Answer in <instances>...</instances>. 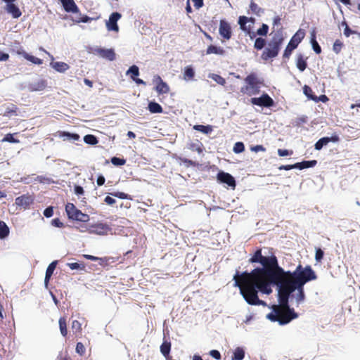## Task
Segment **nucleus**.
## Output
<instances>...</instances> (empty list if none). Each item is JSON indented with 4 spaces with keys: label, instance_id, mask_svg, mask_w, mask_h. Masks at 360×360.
<instances>
[{
    "label": "nucleus",
    "instance_id": "338daca9",
    "mask_svg": "<svg viewBox=\"0 0 360 360\" xmlns=\"http://www.w3.org/2000/svg\"><path fill=\"white\" fill-rule=\"evenodd\" d=\"M9 58V55L0 51V61H6Z\"/></svg>",
    "mask_w": 360,
    "mask_h": 360
},
{
    "label": "nucleus",
    "instance_id": "864d4df0",
    "mask_svg": "<svg viewBox=\"0 0 360 360\" xmlns=\"http://www.w3.org/2000/svg\"><path fill=\"white\" fill-rule=\"evenodd\" d=\"M324 252L321 248H316L315 253V259L317 262H321L323 258Z\"/></svg>",
    "mask_w": 360,
    "mask_h": 360
},
{
    "label": "nucleus",
    "instance_id": "7ed1b4c3",
    "mask_svg": "<svg viewBox=\"0 0 360 360\" xmlns=\"http://www.w3.org/2000/svg\"><path fill=\"white\" fill-rule=\"evenodd\" d=\"M278 286V294H281L289 302L290 295L296 290V301L298 304L302 302L305 299L304 286H297L292 285H276Z\"/></svg>",
    "mask_w": 360,
    "mask_h": 360
},
{
    "label": "nucleus",
    "instance_id": "c9c22d12",
    "mask_svg": "<svg viewBox=\"0 0 360 360\" xmlns=\"http://www.w3.org/2000/svg\"><path fill=\"white\" fill-rule=\"evenodd\" d=\"M250 9L251 12L258 16L260 15L262 13H263V9L260 8L255 1L252 0L250 4Z\"/></svg>",
    "mask_w": 360,
    "mask_h": 360
},
{
    "label": "nucleus",
    "instance_id": "f03ea898",
    "mask_svg": "<svg viewBox=\"0 0 360 360\" xmlns=\"http://www.w3.org/2000/svg\"><path fill=\"white\" fill-rule=\"evenodd\" d=\"M278 304L272 306V311L266 315V318L273 322H278L280 325L289 323L298 317L293 308H290L289 302L281 294L278 293Z\"/></svg>",
    "mask_w": 360,
    "mask_h": 360
},
{
    "label": "nucleus",
    "instance_id": "ea45409f",
    "mask_svg": "<svg viewBox=\"0 0 360 360\" xmlns=\"http://www.w3.org/2000/svg\"><path fill=\"white\" fill-rule=\"evenodd\" d=\"M84 141L86 143L89 145H96L98 142L96 136L92 134H87L84 136Z\"/></svg>",
    "mask_w": 360,
    "mask_h": 360
},
{
    "label": "nucleus",
    "instance_id": "dca6fc26",
    "mask_svg": "<svg viewBox=\"0 0 360 360\" xmlns=\"http://www.w3.org/2000/svg\"><path fill=\"white\" fill-rule=\"evenodd\" d=\"M47 86V82L44 79H39L35 82H32L27 85L30 91H44Z\"/></svg>",
    "mask_w": 360,
    "mask_h": 360
},
{
    "label": "nucleus",
    "instance_id": "4be33fe9",
    "mask_svg": "<svg viewBox=\"0 0 360 360\" xmlns=\"http://www.w3.org/2000/svg\"><path fill=\"white\" fill-rule=\"evenodd\" d=\"M17 54L20 56H22L26 60L30 61L31 63L36 65H41L43 63V60L39 58H37L34 56L30 55L25 51H22L20 49L17 51Z\"/></svg>",
    "mask_w": 360,
    "mask_h": 360
},
{
    "label": "nucleus",
    "instance_id": "79ce46f5",
    "mask_svg": "<svg viewBox=\"0 0 360 360\" xmlns=\"http://www.w3.org/2000/svg\"><path fill=\"white\" fill-rule=\"evenodd\" d=\"M71 328H72L73 333L75 334L80 333L82 331V324L77 320H74L72 322Z\"/></svg>",
    "mask_w": 360,
    "mask_h": 360
},
{
    "label": "nucleus",
    "instance_id": "052dcab7",
    "mask_svg": "<svg viewBox=\"0 0 360 360\" xmlns=\"http://www.w3.org/2000/svg\"><path fill=\"white\" fill-rule=\"evenodd\" d=\"M53 214V210L52 207H49L46 208L44 211V215L47 218L52 217Z\"/></svg>",
    "mask_w": 360,
    "mask_h": 360
},
{
    "label": "nucleus",
    "instance_id": "69168bd1",
    "mask_svg": "<svg viewBox=\"0 0 360 360\" xmlns=\"http://www.w3.org/2000/svg\"><path fill=\"white\" fill-rule=\"evenodd\" d=\"M104 201L106 204L109 205H112L113 204L115 203V200L108 195L105 198Z\"/></svg>",
    "mask_w": 360,
    "mask_h": 360
},
{
    "label": "nucleus",
    "instance_id": "20e7f679",
    "mask_svg": "<svg viewBox=\"0 0 360 360\" xmlns=\"http://www.w3.org/2000/svg\"><path fill=\"white\" fill-rule=\"evenodd\" d=\"M248 21L254 22L255 19L252 18H248L246 16H240L238 19V24L240 25V29L249 34L251 39H253L256 35L266 36L269 32V26L266 24H262V27L257 30V32H251V27L246 26V23Z\"/></svg>",
    "mask_w": 360,
    "mask_h": 360
},
{
    "label": "nucleus",
    "instance_id": "13d9d810",
    "mask_svg": "<svg viewBox=\"0 0 360 360\" xmlns=\"http://www.w3.org/2000/svg\"><path fill=\"white\" fill-rule=\"evenodd\" d=\"M278 154L279 155V156L281 157L291 155L292 154V150H288L286 149H278Z\"/></svg>",
    "mask_w": 360,
    "mask_h": 360
},
{
    "label": "nucleus",
    "instance_id": "09e8293b",
    "mask_svg": "<svg viewBox=\"0 0 360 360\" xmlns=\"http://www.w3.org/2000/svg\"><path fill=\"white\" fill-rule=\"evenodd\" d=\"M112 196L118 198L120 199H131V197L127 193L124 192H114L110 193Z\"/></svg>",
    "mask_w": 360,
    "mask_h": 360
},
{
    "label": "nucleus",
    "instance_id": "39448f33",
    "mask_svg": "<svg viewBox=\"0 0 360 360\" xmlns=\"http://www.w3.org/2000/svg\"><path fill=\"white\" fill-rule=\"evenodd\" d=\"M283 38L274 37L269 43L267 47L263 51L261 58L264 60H268L276 57L279 53Z\"/></svg>",
    "mask_w": 360,
    "mask_h": 360
},
{
    "label": "nucleus",
    "instance_id": "37998d69",
    "mask_svg": "<svg viewBox=\"0 0 360 360\" xmlns=\"http://www.w3.org/2000/svg\"><path fill=\"white\" fill-rule=\"evenodd\" d=\"M210 78L212 79L214 81H215L217 84L220 85L224 86L226 84V79L219 75L212 74L210 75Z\"/></svg>",
    "mask_w": 360,
    "mask_h": 360
},
{
    "label": "nucleus",
    "instance_id": "b1692460",
    "mask_svg": "<svg viewBox=\"0 0 360 360\" xmlns=\"http://www.w3.org/2000/svg\"><path fill=\"white\" fill-rule=\"evenodd\" d=\"M225 53V51L223 48L219 46H216L214 45H210L207 50L206 54H217V55H224Z\"/></svg>",
    "mask_w": 360,
    "mask_h": 360
},
{
    "label": "nucleus",
    "instance_id": "a18cd8bd",
    "mask_svg": "<svg viewBox=\"0 0 360 360\" xmlns=\"http://www.w3.org/2000/svg\"><path fill=\"white\" fill-rule=\"evenodd\" d=\"M342 25H344L345 27V30H344V34L346 36V37H349L351 34H356L359 33L358 32H356V31H354V30H352L348 26L347 23L346 21H343L342 22Z\"/></svg>",
    "mask_w": 360,
    "mask_h": 360
},
{
    "label": "nucleus",
    "instance_id": "f8f14e48",
    "mask_svg": "<svg viewBox=\"0 0 360 360\" xmlns=\"http://www.w3.org/2000/svg\"><path fill=\"white\" fill-rule=\"evenodd\" d=\"M34 198L29 194L22 195L15 198V205L27 210L34 202Z\"/></svg>",
    "mask_w": 360,
    "mask_h": 360
},
{
    "label": "nucleus",
    "instance_id": "9d476101",
    "mask_svg": "<svg viewBox=\"0 0 360 360\" xmlns=\"http://www.w3.org/2000/svg\"><path fill=\"white\" fill-rule=\"evenodd\" d=\"M250 102L253 105L266 108H269L274 105V100L267 94H263L259 98H252Z\"/></svg>",
    "mask_w": 360,
    "mask_h": 360
},
{
    "label": "nucleus",
    "instance_id": "cd10ccee",
    "mask_svg": "<svg viewBox=\"0 0 360 360\" xmlns=\"http://www.w3.org/2000/svg\"><path fill=\"white\" fill-rule=\"evenodd\" d=\"M10 229L5 221H0V239H4L8 236Z\"/></svg>",
    "mask_w": 360,
    "mask_h": 360
},
{
    "label": "nucleus",
    "instance_id": "c756f323",
    "mask_svg": "<svg viewBox=\"0 0 360 360\" xmlns=\"http://www.w3.org/2000/svg\"><path fill=\"white\" fill-rule=\"evenodd\" d=\"M148 108L151 113H161L163 111L162 106L154 101L150 102Z\"/></svg>",
    "mask_w": 360,
    "mask_h": 360
},
{
    "label": "nucleus",
    "instance_id": "603ef678",
    "mask_svg": "<svg viewBox=\"0 0 360 360\" xmlns=\"http://www.w3.org/2000/svg\"><path fill=\"white\" fill-rule=\"evenodd\" d=\"M76 352L79 355L82 356L86 352V349L82 342H77L76 345Z\"/></svg>",
    "mask_w": 360,
    "mask_h": 360
},
{
    "label": "nucleus",
    "instance_id": "774afa93",
    "mask_svg": "<svg viewBox=\"0 0 360 360\" xmlns=\"http://www.w3.org/2000/svg\"><path fill=\"white\" fill-rule=\"evenodd\" d=\"M93 18L87 16V15H84L83 17H82L79 20H77V22H90Z\"/></svg>",
    "mask_w": 360,
    "mask_h": 360
},
{
    "label": "nucleus",
    "instance_id": "6e6d98bb",
    "mask_svg": "<svg viewBox=\"0 0 360 360\" xmlns=\"http://www.w3.org/2000/svg\"><path fill=\"white\" fill-rule=\"evenodd\" d=\"M68 266L72 269V270H75V269H84L85 268L84 265V264H80L79 263H77V262H74V263H68Z\"/></svg>",
    "mask_w": 360,
    "mask_h": 360
},
{
    "label": "nucleus",
    "instance_id": "4d7b16f0",
    "mask_svg": "<svg viewBox=\"0 0 360 360\" xmlns=\"http://www.w3.org/2000/svg\"><path fill=\"white\" fill-rule=\"evenodd\" d=\"M250 150L255 153H257L259 151L264 152L266 151V148L262 145H257L250 147Z\"/></svg>",
    "mask_w": 360,
    "mask_h": 360
},
{
    "label": "nucleus",
    "instance_id": "a211bd4d",
    "mask_svg": "<svg viewBox=\"0 0 360 360\" xmlns=\"http://www.w3.org/2000/svg\"><path fill=\"white\" fill-rule=\"evenodd\" d=\"M155 81H157V82H158V84L155 86V91L159 94H164L169 93V91L170 90L169 85L165 82H164L159 75L155 76Z\"/></svg>",
    "mask_w": 360,
    "mask_h": 360
},
{
    "label": "nucleus",
    "instance_id": "4468645a",
    "mask_svg": "<svg viewBox=\"0 0 360 360\" xmlns=\"http://www.w3.org/2000/svg\"><path fill=\"white\" fill-rule=\"evenodd\" d=\"M122 15L118 12L112 13L109 18V20L106 22V27L108 30L118 32L119 27L117 25V20L121 18Z\"/></svg>",
    "mask_w": 360,
    "mask_h": 360
},
{
    "label": "nucleus",
    "instance_id": "2eb2a0df",
    "mask_svg": "<svg viewBox=\"0 0 360 360\" xmlns=\"http://www.w3.org/2000/svg\"><path fill=\"white\" fill-rule=\"evenodd\" d=\"M217 180L221 183L226 184L231 187L234 188L236 186L235 179L229 173L219 172L217 174Z\"/></svg>",
    "mask_w": 360,
    "mask_h": 360
},
{
    "label": "nucleus",
    "instance_id": "58836bf2",
    "mask_svg": "<svg viewBox=\"0 0 360 360\" xmlns=\"http://www.w3.org/2000/svg\"><path fill=\"white\" fill-rule=\"evenodd\" d=\"M304 94L310 99L314 101H318L317 97L313 94V90L312 89L307 86L304 85L303 87Z\"/></svg>",
    "mask_w": 360,
    "mask_h": 360
},
{
    "label": "nucleus",
    "instance_id": "680f3d73",
    "mask_svg": "<svg viewBox=\"0 0 360 360\" xmlns=\"http://www.w3.org/2000/svg\"><path fill=\"white\" fill-rule=\"evenodd\" d=\"M51 224L56 227L62 228L64 226V224L63 222L60 221V220L58 218L53 219L51 221Z\"/></svg>",
    "mask_w": 360,
    "mask_h": 360
},
{
    "label": "nucleus",
    "instance_id": "f704fd0d",
    "mask_svg": "<svg viewBox=\"0 0 360 360\" xmlns=\"http://www.w3.org/2000/svg\"><path fill=\"white\" fill-rule=\"evenodd\" d=\"M195 76V72L191 66H186L184 72V77L185 79H193Z\"/></svg>",
    "mask_w": 360,
    "mask_h": 360
},
{
    "label": "nucleus",
    "instance_id": "ddd939ff",
    "mask_svg": "<svg viewBox=\"0 0 360 360\" xmlns=\"http://www.w3.org/2000/svg\"><path fill=\"white\" fill-rule=\"evenodd\" d=\"M95 54L99 56L100 57L108 60L110 61H112L115 59L116 54L115 51L112 49H103V48H97L94 49Z\"/></svg>",
    "mask_w": 360,
    "mask_h": 360
},
{
    "label": "nucleus",
    "instance_id": "4c0bfd02",
    "mask_svg": "<svg viewBox=\"0 0 360 360\" xmlns=\"http://www.w3.org/2000/svg\"><path fill=\"white\" fill-rule=\"evenodd\" d=\"M245 356V352L240 347H237L234 352L232 360H242Z\"/></svg>",
    "mask_w": 360,
    "mask_h": 360
},
{
    "label": "nucleus",
    "instance_id": "393cba45",
    "mask_svg": "<svg viewBox=\"0 0 360 360\" xmlns=\"http://www.w3.org/2000/svg\"><path fill=\"white\" fill-rule=\"evenodd\" d=\"M57 263H58L57 261H53L48 266L46 271L45 279H44V282L46 283H47L49 281V280L56 267Z\"/></svg>",
    "mask_w": 360,
    "mask_h": 360
},
{
    "label": "nucleus",
    "instance_id": "1a4fd4ad",
    "mask_svg": "<svg viewBox=\"0 0 360 360\" xmlns=\"http://www.w3.org/2000/svg\"><path fill=\"white\" fill-rule=\"evenodd\" d=\"M111 231V228L107 224L96 223L89 225L86 227V231L91 234H97L100 236L107 235Z\"/></svg>",
    "mask_w": 360,
    "mask_h": 360
},
{
    "label": "nucleus",
    "instance_id": "6ab92c4d",
    "mask_svg": "<svg viewBox=\"0 0 360 360\" xmlns=\"http://www.w3.org/2000/svg\"><path fill=\"white\" fill-rule=\"evenodd\" d=\"M82 257L91 261H98L99 265L102 266H106L109 265L110 260H112L111 262H114L113 258L109 257H98L90 255H83Z\"/></svg>",
    "mask_w": 360,
    "mask_h": 360
},
{
    "label": "nucleus",
    "instance_id": "423d86ee",
    "mask_svg": "<svg viewBox=\"0 0 360 360\" xmlns=\"http://www.w3.org/2000/svg\"><path fill=\"white\" fill-rule=\"evenodd\" d=\"M304 36L305 32L303 30L300 29L297 31V32L292 37L286 46L283 53V58H288L290 57L292 51L297 47L298 44L304 38Z\"/></svg>",
    "mask_w": 360,
    "mask_h": 360
},
{
    "label": "nucleus",
    "instance_id": "e2e57ef3",
    "mask_svg": "<svg viewBox=\"0 0 360 360\" xmlns=\"http://www.w3.org/2000/svg\"><path fill=\"white\" fill-rule=\"evenodd\" d=\"M75 193L77 195H83L84 193V191L81 186L75 185L74 188Z\"/></svg>",
    "mask_w": 360,
    "mask_h": 360
},
{
    "label": "nucleus",
    "instance_id": "0e129e2a",
    "mask_svg": "<svg viewBox=\"0 0 360 360\" xmlns=\"http://www.w3.org/2000/svg\"><path fill=\"white\" fill-rule=\"evenodd\" d=\"M280 170H290L292 169H296L295 164L294 165H281L278 167Z\"/></svg>",
    "mask_w": 360,
    "mask_h": 360
},
{
    "label": "nucleus",
    "instance_id": "5fc2aeb1",
    "mask_svg": "<svg viewBox=\"0 0 360 360\" xmlns=\"http://www.w3.org/2000/svg\"><path fill=\"white\" fill-rule=\"evenodd\" d=\"M62 136H67L69 139H72L75 141H77L79 139V136L77 134H70L69 132L63 131L61 134Z\"/></svg>",
    "mask_w": 360,
    "mask_h": 360
},
{
    "label": "nucleus",
    "instance_id": "6e6552de",
    "mask_svg": "<svg viewBox=\"0 0 360 360\" xmlns=\"http://www.w3.org/2000/svg\"><path fill=\"white\" fill-rule=\"evenodd\" d=\"M245 81L248 85L241 88L240 91L243 94L251 96L259 93V82L257 81V76L255 74L252 73L248 75L245 77Z\"/></svg>",
    "mask_w": 360,
    "mask_h": 360
},
{
    "label": "nucleus",
    "instance_id": "de8ad7c7",
    "mask_svg": "<svg viewBox=\"0 0 360 360\" xmlns=\"http://www.w3.org/2000/svg\"><path fill=\"white\" fill-rule=\"evenodd\" d=\"M179 160L184 163L186 165V167H190V166H198V163L191 160H189V159H187V158H179Z\"/></svg>",
    "mask_w": 360,
    "mask_h": 360
},
{
    "label": "nucleus",
    "instance_id": "72a5a7b5",
    "mask_svg": "<svg viewBox=\"0 0 360 360\" xmlns=\"http://www.w3.org/2000/svg\"><path fill=\"white\" fill-rule=\"evenodd\" d=\"M59 327L60 330L63 337H66L68 335L67 323L65 317H60L59 319Z\"/></svg>",
    "mask_w": 360,
    "mask_h": 360
},
{
    "label": "nucleus",
    "instance_id": "bb28decb",
    "mask_svg": "<svg viewBox=\"0 0 360 360\" xmlns=\"http://www.w3.org/2000/svg\"><path fill=\"white\" fill-rule=\"evenodd\" d=\"M52 68L56 71L64 72L69 69V65L64 62H54L51 63Z\"/></svg>",
    "mask_w": 360,
    "mask_h": 360
},
{
    "label": "nucleus",
    "instance_id": "0eeeda50",
    "mask_svg": "<svg viewBox=\"0 0 360 360\" xmlns=\"http://www.w3.org/2000/svg\"><path fill=\"white\" fill-rule=\"evenodd\" d=\"M65 211L68 218L72 220L86 222L89 220V216L87 214L82 212L73 203L68 202L65 205Z\"/></svg>",
    "mask_w": 360,
    "mask_h": 360
},
{
    "label": "nucleus",
    "instance_id": "412c9836",
    "mask_svg": "<svg viewBox=\"0 0 360 360\" xmlns=\"http://www.w3.org/2000/svg\"><path fill=\"white\" fill-rule=\"evenodd\" d=\"M5 10L8 13L11 14L13 18H18L22 15L20 8L14 4H6Z\"/></svg>",
    "mask_w": 360,
    "mask_h": 360
},
{
    "label": "nucleus",
    "instance_id": "a19ab883",
    "mask_svg": "<svg viewBox=\"0 0 360 360\" xmlns=\"http://www.w3.org/2000/svg\"><path fill=\"white\" fill-rule=\"evenodd\" d=\"M265 44V39L261 37H258L255 39L254 48L257 50H261L264 47Z\"/></svg>",
    "mask_w": 360,
    "mask_h": 360
},
{
    "label": "nucleus",
    "instance_id": "e433bc0d",
    "mask_svg": "<svg viewBox=\"0 0 360 360\" xmlns=\"http://www.w3.org/2000/svg\"><path fill=\"white\" fill-rule=\"evenodd\" d=\"M127 75H129L130 77L132 79H135V78L139 75V68L134 65H131L129 70L127 71Z\"/></svg>",
    "mask_w": 360,
    "mask_h": 360
},
{
    "label": "nucleus",
    "instance_id": "aec40b11",
    "mask_svg": "<svg viewBox=\"0 0 360 360\" xmlns=\"http://www.w3.org/2000/svg\"><path fill=\"white\" fill-rule=\"evenodd\" d=\"M63 8H64V10L66 11V12H71V13H77L79 12V8L77 7V6L76 5V4L75 3L74 0H59Z\"/></svg>",
    "mask_w": 360,
    "mask_h": 360
},
{
    "label": "nucleus",
    "instance_id": "a878e982",
    "mask_svg": "<svg viewBox=\"0 0 360 360\" xmlns=\"http://www.w3.org/2000/svg\"><path fill=\"white\" fill-rule=\"evenodd\" d=\"M311 44L316 53L319 54L321 53V48L316 39V31L314 30L311 32Z\"/></svg>",
    "mask_w": 360,
    "mask_h": 360
},
{
    "label": "nucleus",
    "instance_id": "2f4dec72",
    "mask_svg": "<svg viewBox=\"0 0 360 360\" xmlns=\"http://www.w3.org/2000/svg\"><path fill=\"white\" fill-rule=\"evenodd\" d=\"M193 129L196 131H200L203 134H210L212 131V127L211 125H202V124H196L194 125Z\"/></svg>",
    "mask_w": 360,
    "mask_h": 360
},
{
    "label": "nucleus",
    "instance_id": "f3484780",
    "mask_svg": "<svg viewBox=\"0 0 360 360\" xmlns=\"http://www.w3.org/2000/svg\"><path fill=\"white\" fill-rule=\"evenodd\" d=\"M339 141V137L337 135L332 136L330 137H323L320 139L314 145V148L317 150H320L322 148L326 145H328L330 142H338Z\"/></svg>",
    "mask_w": 360,
    "mask_h": 360
},
{
    "label": "nucleus",
    "instance_id": "7c9ffc66",
    "mask_svg": "<svg viewBox=\"0 0 360 360\" xmlns=\"http://www.w3.org/2000/svg\"><path fill=\"white\" fill-rule=\"evenodd\" d=\"M297 68L301 71L303 72L307 66L306 60L304 58L302 54H299L297 56V62H296Z\"/></svg>",
    "mask_w": 360,
    "mask_h": 360
},
{
    "label": "nucleus",
    "instance_id": "9b49d317",
    "mask_svg": "<svg viewBox=\"0 0 360 360\" xmlns=\"http://www.w3.org/2000/svg\"><path fill=\"white\" fill-rule=\"evenodd\" d=\"M219 33L224 40H229L232 37V29L230 23L225 20H221L219 22Z\"/></svg>",
    "mask_w": 360,
    "mask_h": 360
},
{
    "label": "nucleus",
    "instance_id": "473e14b6",
    "mask_svg": "<svg viewBox=\"0 0 360 360\" xmlns=\"http://www.w3.org/2000/svg\"><path fill=\"white\" fill-rule=\"evenodd\" d=\"M188 148L189 150H191L192 151H196L200 154L202 153V152H203V146L199 141H197L196 143H189Z\"/></svg>",
    "mask_w": 360,
    "mask_h": 360
},
{
    "label": "nucleus",
    "instance_id": "c85d7f7f",
    "mask_svg": "<svg viewBox=\"0 0 360 360\" xmlns=\"http://www.w3.org/2000/svg\"><path fill=\"white\" fill-rule=\"evenodd\" d=\"M171 350V342L167 340H164L160 346V352L165 357H167Z\"/></svg>",
    "mask_w": 360,
    "mask_h": 360
},
{
    "label": "nucleus",
    "instance_id": "49530a36",
    "mask_svg": "<svg viewBox=\"0 0 360 360\" xmlns=\"http://www.w3.org/2000/svg\"><path fill=\"white\" fill-rule=\"evenodd\" d=\"M111 162L112 165H114L115 166H122V165H125L126 160L124 158L113 157L111 158Z\"/></svg>",
    "mask_w": 360,
    "mask_h": 360
},
{
    "label": "nucleus",
    "instance_id": "8fccbe9b",
    "mask_svg": "<svg viewBox=\"0 0 360 360\" xmlns=\"http://www.w3.org/2000/svg\"><path fill=\"white\" fill-rule=\"evenodd\" d=\"M343 46V44L341 41H340L339 39H337L334 44H333V51L336 53H338L340 52L341 49H342V47Z\"/></svg>",
    "mask_w": 360,
    "mask_h": 360
},
{
    "label": "nucleus",
    "instance_id": "f257e3e1",
    "mask_svg": "<svg viewBox=\"0 0 360 360\" xmlns=\"http://www.w3.org/2000/svg\"><path fill=\"white\" fill-rule=\"evenodd\" d=\"M251 264L259 263L251 272L238 271L233 276L234 286L238 287L245 300L250 305H266L258 297V291L266 295L272 292L271 285H292L304 286L307 283L317 278L311 266L302 264L297 266L292 272L284 271L278 264L275 255L264 256L262 249H257L249 259Z\"/></svg>",
    "mask_w": 360,
    "mask_h": 360
},
{
    "label": "nucleus",
    "instance_id": "3c124183",
    "mask_svg": "<svg viewBox=\"0 0 360 360\" xmlns=\"http://www.w3.org/2000/svg\"><path fill=\"white\" fill-rule=\"evenodd\" d=\"M3 142H9V143H18L19 141L15 139L13 134H7L4 139H2Z\"/></svg>",
    "mask_w": 360,
    "mask_h": 360
},
{
    "label": "nucleus",
    "instance_id": "5701e85b",
    "mask_svg": "<svg viewBox=\"0 0 360 360\" xmlns=\"http://www.w3.org/2000/svg\"><path fill=\"white\" fill-rule=\"evenodd\" d=\"M317 164V161L315 160H304L301 162L295 163L296 169H304L306 168L313 167L316 166Z\"/></svg>",
    "mask_w": 360,
    "mask_h": 360
},
{
    "label": "nucleus",
    "instance_id": "bf43d9fd",
    "mask_svg": "<svg viewBox=\"0 0 360 360\" xmlns=\"http://www.w3.org/2000/svg\"><path fill=\"white\" fill-rule=\"evenodd\" d=\"M210 355L217 360L221 359V354L218 350H211L210 352Z\"/></svg>",
    "mask_w": 360,
    "mask_h": 360
},
{
    "label": "nucleus",
    "instance_id": "c03bdc74",
    "mask_svg": "<svg viewBox=\"0 0 360 360\" xmlns=\"http://www.w3.org/2000/svg\"><path fill=\"white\" fill-rule=\"evenodd\" d=\"M233 152L235 153H240L245 150V146L243 142H236L234 144Z\"/></svg>",
    "mask_w": 360,
    "mask_h": 360
}]
</instances>
